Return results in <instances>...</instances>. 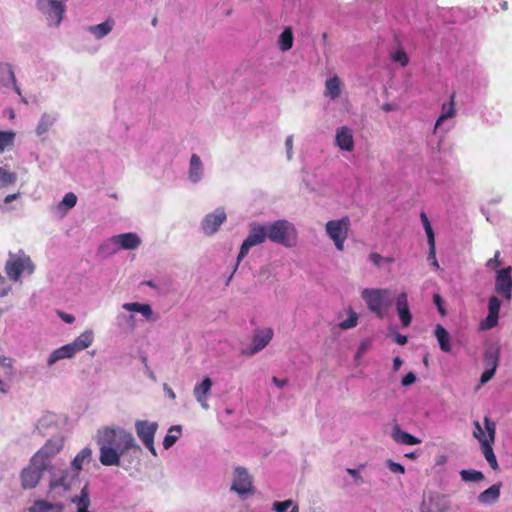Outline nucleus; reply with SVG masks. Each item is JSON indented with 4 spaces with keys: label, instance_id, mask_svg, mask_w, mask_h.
<instances>
[{
    "label": "nucleus",
    "instance_id": "nucleus-49",
    "mask_svg": "<svg viewBox=\"0 0 512 512\" xmlns=\"http://www.w3.org/2000/svg\"><path fill=\"white\" fill-rule=\"evenodd\" d=\"M73 502L77 505V509L79 508H88L90 505L89 494L87 488H83L78 496L73 499Z\"/></svg>",
    "mask_w": 512,
    "mask_h": 512
},
{
    "label": "nucleus",
    "instance_id": "nucleus-16",
    "mask_svg": "<svg viewBox=\"0 0 512 512\" xmlns=\"http://www.w3.org/2000/svg\"><path fill=\"white\" fill-rule=\"evenodd\" d=\"M334 145L341 151L351 153L355 149L354 129L341 125L335 129Z\"/></svg>",
    "mask_w": 512,
    "mask_h": 512
},
{
    "label": "nucleus",
    "instance_id": "nucleus-37",
    "mask_svg": "<svg viewBox=\"0 0 512 512\" xmlns=\"http://www.w3.org/2000/svg\"><path fill=\"white\" fill-rule=\"evenodd\" d=\"M456 114L455 109V102H454V95H451L450 101L448 103H444L441 108V114L438 117L434 132H437V130L440 128V126L446 121L447 119L453 118Z\"/></svg>",
    "mask_w": 512,
    "mask_h": 512
},
{
    "label": "nucleus",
    "instance_id": "nucleus-52",
    "mask_svg": "<svg viewBox=\"0 0 512 512\" xmlns=\"http://www.w3.org/2000/svg\"><path fill=\"white\" fill-rule=\"evenodd\" d=\"M391 57L394 62L399 63L401 66H406L409 61L408 55L402 49H397L394 51L391 54Z\"/></svg>",
    "mask_w": 512,
    "mask_h": 512
},
{
    "label": "nucleus",
    "instance_id": "nucleus-19",
    "mask_svg": "<svg viewBox=\"0 0 512 512\" xmlns=\"http://www.w3.org/2000/svg\"><path fill=\"white\" fill-rule=\"evenodd\" d=\"M252 489V478L248 471L243 467H236L234 470L231 490L242 496L251 493Z\"/></svg>",
    "mask_w": 512,
    "mask_h": 512
},
{
    "label": "nucleus",
    "instance_id": "nucleus-43",
    "mask_svg": "<svg viewBox=\"0 0 512 512\" xmlns=\"http://www.w3.org/2000/svg\"><path fill=\"white\" fill-rule=\"evenodd\" d=\"M293 32L290 27H286L278 38V46L281 51L285 52L292 48L293 46Z\"/></svg>",
    "mask_w": 512,
    "mask_h": 512
},
{
    "label": "nucleus",
    "instance_id": "nucleus-40",
    "mask_svg": "<svg viewBox=\"0 0 512 512\" xmlns=\"http://www.w3.org/2000/svg\"><path fill=\"white\" fill-rule=\"evenodd\" d=\"M61 422V416L52 413L47 412L41 416V418L38 421V429L40 430H47L53 427H57L59 423Z\"/></svg>",
    "mask_w": 512,
    "mask_h": 512
},
{
    "label": "nucleus",
    "instance_id": "nucleus-41",
    "mask_svg": "<svg viewBox=\"0 0 512 512\" xmlns=\"http://www.w3.org/2000/svg\"><path fill=\"white\" fill-rule=\"evenodd\" d=\"M181 434H182V426H180V425L171 426L168 429L167 434L163 440L164 449H166V450L170 449L180 438Z\"/></svg>",
    "mask_w": 512,
    "mask_h": 512
},
{
    "label": "nucleus",
    "instance_id": "nucleus-53",
    "mask_svg": "<svg viewBox=\"0 0 512 512\" xmlns=\"http://www.w3.org/2000/svg\"><path fill=\"white\" fill-rule=\"evenodd\" d=\"M386 465L387 467L389 468V470L392 472V473H399V474H404L405 473V468L403 465H401L400 463H397V462H394L393 460L391 459H388L386 461Z\"/></svg>",
    "mask_w": 512,
    "mask_h": 512
},
{
    "label": "nucleus",
    "instance_id": "nucleus-18",
    "mask_svg": "<svg viewBox=\"0 0 512 512\" xmlns=\"http://www.w3.org/2000/svg\"><path fill=\"white\" fill-rule=\"evenodd\" d=\"M116 28L115 18L108 16L98 24L88 25L85 31L96 41H101L108 37Z\"/></svg>",
    "mask_w": 512,
    "mask_h": 512
},
{
    "label": "nucleus",
    "instance_id": "nucleus-12",
    "mask_svg": "<svg viewBox=\"0 0 512 512\" xmlns=\"http://www.w3.org/2000/svg\"><path fill=\"white\" fill-rule=\"evenodd\" d=\"M135 431L139 440L149 450L153 456H157L154 446L155 434L158 430V423L150 420H137L135 421Z\"/></svg>",
    "mask_w": 512,
    "mask_h": 512
},
{
    "label": "nucleus",
    "instance_id": "nucleus-30",
    "mask_svg": "<svg viewBox=\"0 0 512 512\" xmlns=\"http://www.w3.org/2000/svg\"><path fill=\"white\" fill-rule=\"evenodd\" d=\"M337 326L340 330H350L355 328L359 322V315L352 307L338 313Z\"/></svg>",
    "mask_w": 512,
    "mask_h": 512
},
{
    "label": "nucleus",
    "instance_id": "nucleus-17",
    "mask_svg": "<svg viewBox=\"0 0 512 512\" xmlns=\"http://www.w3.org/2000/svg\"><path fill=\"white\" fill-rule=\"evenodd\" d=\"M495 291L504 299L512 298V266L497 270L495 276Z\"/></svg>",
    "mask_w": 512,
    "mask_h": 512
},
{
    "label": "nucleus",
    "instance_id": "nucleus-4",
    "mask_svg": "<svg viewBox=\"0 0 512 512\" xmlns=\"http://www.w3.org/2000/svg\"><path fill=\"white\" fill-rule=\"evenodd\" d=\"M35 271V264L29 255L20 250L10 253L5 264L8 278L14 282H21L22 278L29 277Z\"/></svg>",
    "mask_w": 512,
    "mask_h": 512
},
{
    "label": "nucleus",
    "instance_id": "nucleus-55",
    "mask_svg": "<svg viewBox=\"0 0 512 512\" xmlns=\"http://www.w3.org/2000/svg\"><path fill=\"white\" fill-rule=\"evenodd\" d=\"M499 257H500V252L499 251H496L495 255L493 258L489 259L487 262H486V267L491 269V270H499L498 267L500 266L501 262L499 260Z\"/></svg>",
    "mask_w": 512,
    "mask_h": 512
},
{
    "label": "nucleus",
    "instance_id": "nucleus-21",
    "mask_svg": "<svg viewBox=\"0 0 512 512\" xmlns=\"http://www.w3.org/2000/svg\"><path fill=\"white\" fill-rule=\"evenodd\" d=\"M473 436L483 445L484 441L494 442L496 436V424L488 417L484 418L483 426L479 421H474Z\"/></svg>",
    "mask_w": 512,
    "mask_h": 512
},
{
    "label": "nucleus",
    "instance_id": "nucleus-58",
    "mask_svg": "<svg viewBox=\"0 0 512 512\" xmlns=\"http://www.w3.org/2000/svg\"><path fill=\"white\" fill-rule=\"evenodd\" d=\"M416 381V376L414 373L409 372L406 374L402 379V385L403 386H409L412 385Z\"/></svg>",
    "mask_w": 512,
    "mask_h": 512
},
{
    "label": "nucleus",
    "instance_id": "nucleus-47",
    "mask_svg": "<svg viewBox=\"0 0 512 512\" xmlns=\"http://www.w3.org/2000/svg\"><path fill=\"white\" fill-rule=\"evenodd\" d=\"M274 512H299L298 505L291 499L285 501H275L272 505Z\"/></svg>",
    "mask_w": 512,
    "mask_h": 512
},
{
    "label": "nucleus",
    "instance_id": "nucleus-59",
    "mask_svg": "<svg viewBox=\"0 0 512 512\" xmlns=\"http://www.w3.org/2000/svg\"><path fill=\"white\" fill-rule=\"evenodd\" d=\"M58 316L60 317V319L62 321H64L65 323H68V324H71L75 321V317L72 314H68V313H65L62 311L58 312Z\"/></svg>",
    "mask_w": 512,
    "mask_h": 512
},
{
    "label": "nucleus",
    "instance_id": "nucleus-57",
    "mask_svg": "<svg viewBox=\"0 0 512 512\" xmlns=\"http://www.w3.org/2000/svg\"><path fill=\"white\" fill-rule=\"evenodd\" d=\"M11 290L7 280L0 274V298L6 296Z\"/></svg>",
    "mask_w": 512,
    "mask_h": 512
},
{
    "label": "nucleus",
    "instance_id": "nucleus-27",
    "mask_svg": "<svg viewBox=\"0 0 512 512\" xmlns=\"http://www.w3.org/2000/svg\"><path fill=\"white\" fill-rule=\"evenodd\" d=\"M420 219H421L423 228L425 230L428 245H429L428 260L430 261L431 265L435 269H438L439 263L436 258L435 236H434V231H433L432 225H431L430 220L428 219L427 215L424 212H422L420 214Z\"/></svg>",
    "mask_w": 512,
    "mask_h": 512
},
{
    "label": "nucleus",
    "instance_id": "nucleus-31",
    "mask_svg": "<svg viewBox=\"0 0 512 512\" xmlns=\"http://www.w3.org/2000/svg\"><path fill=\"white\" fill-rule=\"evenodd\" d=\"M76 352L70 343L65 344L55 350H53L47 357V365L53 366L55 363L65 359H72L76 356Z\"/></svg>",
    "mask_w": 512,
    "mask_h": 512
},
{
    "label": "nucleus",
    "instance_id": "nucleus-24",
    "mask_svg": "<svg viewBox=\"0 0 512 512\" xmlns=\"http://www.w3.org/2000/svg\"><path fill=\"white\" fill-rule=\"evenodd\" d=\"M78 476L74 473H70L68 471H63L60 474H54L50 479V490L55 494H63L68 491L75 479Z\"/></svg>",
    "mask_w": 512,
    "mask_h": 512
},
{
    "label": "nucleus",
    "instance_id": "nucleus-64",
    "mask_svg": "<svg viewBox=\"0 0 512 512\" xmlns=\"http://www.w3.org/2000/svg\"><path fill=\"white\" fill-rule=\"evenodd\" d=\"M395 341L399 345H405L407 343V337L402 334H396L395 335Z\"/></svg>",
    "mask_w": 512,
    "mask_h": 512
},
{
    "label": "nucleus",
    "instance_id": "nucleus-15",
    "mask_svg": "<svg viewBox=\"0 0 512 512\" xmlns=\"http://www.w3.org/2000/svg\"><path fill=\"white\" fill-rule=\"evenodd\" d=\"M273 335V329L270 327L258 329L254 333L250 345L242 350V354L247 356H253L257 354L269 344L273 338Z\"/></svg>",
    "mask_w": 512,
    "mask_h": 512
},
{
    "label": "nucleus",
    "instance_id": "nucleus-32",
    "mask_svg": "<svg viewBox=\"0 0 512 512\" xmlns=\"http://www.w3.org/2000/svg\"><path fill=\"white\" fill-rule=\"evenodd\" d=\"M95 340V333L92 329H85L80 333L72 342L71 346L75 350L76 354L89 348Z\"/></svg>",
    "mask_w": 512,
    "mask_h": 512
},
{
    "label": "nucleus",
    "instance_id": "nucleus-1",
    "mask_svg": "<svg viewBox=\"0 0 512 512\" xmlns=\"http://www.w3.org/2000/svg\"><path fill=\"white\" fill-rule=\"evenodd\" d=\"M95 441L99 447V461L103 466L122 464V458L141 451L133 434L119 426H107L97 430Z\"/></svg>",
    "mask_w": 512,
    "mask_h": 512
},
{
    "label": "nucleus",
    "instance_id": "nucleus-7",
    "mask_svg": "<svg viewBox=\"0 0 512 512\" xmlns=\"http://www.w3.org/2000/svg\"><path fill=\"white\" fill-rule=\"evenodd\" d=\"M35 5L49 27L60 26L66 12V0H36Z\"/></svg>",
    "mask_w": 512,
    "mask_h": 512
},
{
    "label": "nucleus",
    "instance_id": "nucleus-23",
    "mask_svg": "<svg viewBox=\"0 0 512 512\" xmlns=\"http://www.w3.org/2000/svg\"><path fill=\"white\" fill-rule=\"evenodd\" d=\"M77 201V195L73 192H68L63 196L62 200L49 207V212L55 218L63 219L76 206Z\"/></svg>",
    "mask_w": 512,
    "mask_h": 512
},
{
    "label": "nucleus",
    "instance_id": "nucleus-8",
    "mask_svg": "<svg viewBox=\"0 0 512 512\" xmlns=\"http://www.w3.org/2000/svg\"><path fill=\"white\" fill-rule=\"evenodd\" d=\"M350 225L351 222L347 216L329 220L325 224V234L339 252H343L345 249V242L348 239Z\"/></svg>",
    "mask_w": 512,
    "mask_h": 512
},
{
    "label": "nucleus",
    "instance_id": "nucleus-42",
    "mask_svg": "<svg viewBox=\"0 0 512 512\" xmlns=\"http://www.w3.org/2000/svg\"><path fill=\"white\" fill-rule=\"evenodd\" d=\"M500 358V350L498 347L490 346L484 352V362L486 367L497 369Z\"/></svg>",
    "mask_w": 512,
    "mask_h": 512
},
{
    "label": "nucleus",
    "instance_id": "nucleus-51",
    "mask_svg": "<svg viewBox=\"0 0 512 512\" xmlns=\"http://www.w3.org/2000/svg\"><path fill=\"white\" fill-rule=\"evenodd\" d=\"M371 346L372 341L370 339H364L360 342L354 356V359L357 363H359L360 359L365 355V353L370 350Z\"/></svg>",
    "mask_w": 512,
    "mask_h": 512
},
{
    "label": "nucleus",
    "instance_id": "nucleus-22",
    "mask_svg": "<svg viewBox=\"0 0 512 512\" xmlns=\"http://www.w3.org/2000/svg\"><path fill=\"white\" fill-rule=\"evenodd\" d=\"M449 504L445 496L429 492L421 504V512H447Z\"/></svg>",
    "mask_w": 512,
    "mask_h": 512
},
{
    "label": "nucleus",
    "instance_id": "nucleus-9",
    "mask_svg": "<svg viewBox=\"0 0 512 512\" xmlns=\"http://www.w3.org/2000/svg\"><path fill=\"white\" fill-rule=\"evenodd\" d=\"M268 240L265 223L251 222L248 226V235L244 239L237 257V262H241L254 246L260 245Z\"/></svg>",
    "mask_w": 512,
    "mask_h": 512
},
{
    "label": "nucleus",
    "instance_id": "nucleus-50",
    "mask_svg": "<svg viewBox=\"0 0 512 512\" xmlns=\"http://www.w3.org/2000/svg\"><path fill=\"white\" fill-rule=\"evenodd\" d=\"M368 258H369L370 262L373 263L376 267H382V266L388 265L394 261L393 258L383 257L376 252L370 253Z\"/></svg>",
    "mask_w": 512,
    "mask_h": 512
},
{
    "label": "nucleus",
    "instance_id": "nucleus-20",
    "mask_svg": "<svg viewBox=\"0 0 512 512\" xmlns=\"http://www.w3.org/2000/svg\"><path fill=\"white\" fill-rule=\"evenodd\" d=\"M212 386L213 381L208 376L194 385L193 396L203 410L210 409L209 397L211 395Z\"/></svg>",
    "mask_w": 512,
    "mask_h": 512
},
{
    "label": "nucleus",
    "instance_id": "nucleus-36",
    "mask_svg": "<svg viewBox=\"0 0 512 512\" xmlns=\"http://www.w3.org/2000/svg\"><path fill=\"white\" fill-rule=\"evenodd\" d=\"M393 440L403 445H417L421 443V440L406 431H403L399 425H395L391 432Z\"/></svg>",
    "mask_w": 512,
    "mask_h": 512
},
{
    "label": "nucleus",
    "instance_id": "nucleus-48",
    "mask_svg": "<svg viewBox=\"0 0 512 512\" xmlns=\"http://www.w3.org/2000/svg\"><path fill=\"white\" fill-rule=\"evenodd\" d=\"M460 476L465 482H477L484 478L482 472L473 469L461 470Z\"/></svg>",
    "mask_w": 512,
    "mask_h": 512
},
{
    "label": "nucleus",
    "instance_id": "nucleus-38",
    "mask_svg": "<svg viewBox=\"0 0 512 512\" xmlns=\"http://www.w3.org/2000/svg\"><path fill=\"white\" fill-rule=\"evenodd\" d=\"M17 173L8 165H0V190L8 189L15 185L17 181Z\"/></svg>",
    "mask_w": 512,
    "mask_h": 512
},
{
    "label": "nucleus",
    "instance_id": "nucleus-56",
    "mask_svg": "<svg viewBox=\"0 0 512 512\" xmlns=\"http://www.w3.org/2000/svg\"><path fill=\"white\" fill-rule=\"evenodd\" d=\"M293 143H294L293 136L292 135L288 136L285 140L286 155H287L288 160H291L293 157Z\"/></svg>",
    "mask_w": 512,
    "mask_h": 512
},
{
    "label": "nucleus",
    "instance_id": "nucleus-63",
    "mask_svg": "<svg viewBox=\"0 0 512 512\" xmlns=\"http://www.w3.org/2000/svg\"><path fill=\"white\" fill-rule=\"evenodd\" d=\"M272 382L278 387L283 388L287 384V379H279L277 377L272 378Z\"/></svg>",
    "mask_w": 512,
    "mask_h": 512
},
{
    "label": "nucleus",
    "instance_id": "nucleus-2",
    "mask_svg": "<svg viewBox=\"0 0 512 512\" xmlns=\"http://www.w3.org/2000/svg\"><path fill=\"white\" fill-rule=\"evenodd\" d=\"M368 310L377 318L387 316L392 306V293L387 288H364L360 292Z\"/></svg>",
    "mask_w": 512,
    "mask_h": 512
},
{
    "label": "nucleus",
    "instance_id": "nucleus-46",
    "mask_svg": "<svg viewBox=\"0 0 512 512\" xmlns=\"http://www.w3.org/2000/svg\"><path fill=\"white\" fill-rule=\"evenodd\" d=\"M16 133L12 130H0V154L14 145Z\"/></svg>",
    "mask_w": 512,
    "mask_h": 512
},
{
    "label": "nucleus",
    "instance_id": "nucleus-14",
    "mask_svg": "<svg viewBox=\"0 0 512 512\" xmlns=\"http://www.w3.org/2000/svg\"><path fill=\"white\" fill-rule=\"evenodd\" d=\"M59 114L56 111H44L40 114L34 126V134L39 141L45 142L49 132L56 125Z\"/></svg>",
    "mask_w": 512,
    "mask_h": 512
},
{
    "label": "nucleus",
    "instance_id": "nucleus-33",
    "mask_svg": "<svg viewBox=\"0 0 512 512\" xmlns=\"http://www.w3.org/2000/svg\"><path fill=\"white\" fill-rule=\"evenodd\" d=\"M92 449L84 447L81 449L71 461V471L78 476L84 465L92 460Z\"/></svg>",
    "mask_w": 512,
    "mask_h": 512
},
{
    "label": "nucleus",
    "instance_id": "nucleus-10",
    "mask_svg": "<svg viewBox=\"0 0 512 512\" xmlns=\"http://www.w3.org/2000/svg\"><path fill=\"white\" fill-rule=\"evenodd\" d=\"M64 442L65 438L63 435H55L48 439L32 457L45 467L49 468L52 459L63 449Z\"/></svg>",
    "mask_w": 512,
    "mask_h": 512
},
{
    "label": "nucleus",
    "instance_id": "nucleus-45",
    "mask_svg": "<svg viewBox=\"0 0 512 512\" xmlns=\"http://www.w3.org/2000/svg\"><path fill=\"white\" fill-rule=\"evenodd\" d=\"M493 443L494 442L484 441L483 445H480V447H481L482 453H483L486 461L490 465V467L493 470H496L498 468V462H497L496 456L493 451V447H492Z\"/></svg>",
    "mask_w": 512,
    "mask_h": 512
},
{
    "label": "nucleus",
    "instance_id": "nucleus-5",
    "mask_svg": "<svg viewBox=\"0 0 512 512\" xmlns=\"http://www.w3.org/2000/svg\"><path fill=\"white\" fill-rule=\"evenodd\" d=\"M121 308L129 314L119 312L116 316L118 327L127 326L134 329L137 325L135 313H139L146 321H156L157 316L148 303L127 302L122 304Z\"/></svg>",
    "mask_w": 512,
    "mask_h": 512
},
{
    "label": "nucleus",
    "instance_id": "nucleus-44",
    "mask_svg": "<svg viewBox=\"0 0 512 512\" xmlns=\"http://www.w3.org/2000/svg\"><path fill=\"white\" fill-rule=\"evenodd\" d=\"M29 512H62V505L39 500L29 509Z\"/></svg>",
    "mask_w": 512,
    "mask_h": 512
},
{
    "label": "nucleus",
    "instance_id": "nucleus-25",
    "mask_svg": "<svg viewBox=\"0 0 512 512\" xmlns=\"http://www.w3.org/2000/svg\"><path fill=\"white\" fill-rule=\"evenodd\" d=\"M205 165L198 154H192L189 159L187 169V179L189 183L197 185L205 178Z\"/></svg>",
    "mask_w": 512,
    "mask_h": 512
},
{
    "label": "nucleus",
    "instance_id": "nucleus-60",
    "mask_svg": "<svg viewBox=\"0 0 512 512\" xmlns=\"http://www.w3.org/2000/svg\"><path fill=\"white\" fill-rule=\"evenodd\" d=\"M163 390L165 392V395L171 399V400H175L176 399V394L175 392L172 390V388H170L167 384H164L163 386Z\"/></svg>",
    "mask_w": 512,
    "mask_h": 512
},
{
    "label": "nucleus",
    "instance_id": "nucleus-3",
    "mask_svg": "<svg viewBox=\"0 0 512 512\" xmlns=\"http://www.w3.org/2000/svg\"><path fill=\"white\" fill-rule=\"evenodd\" d=\"M268 240L286 248L295 247L298 233L295 225L285 219L265 223Z\"/></svg>",
    "mask_w": 512,
    "mask_h": 512
},
{
    "label": "nucleus",
    "instance_id": "nucleus-13",
    "mask_svg": "<svg viewBox=\"0 0 512 512\" xmlns=\"http://www.w3.org/2000/svg\"><path fill=\"white\" fill-rule=\"evenodd\" d=\"M48 468L45 467L43 464L35 460L33 457H31L30 462L28 466H26L20 474L21 479V486L24 489H32L35 488L38 483L40 482L43 473Z\"/></svg>",
    "mask_w": 512,
    "mask_h": 512
},
{
    "label": "nucleus",
    "instance_id": "nucleus-6",
    "mask_svg": "<svg viewBox=\"0 0 512 512\" xmlns=\"http://www.w3.org/2000/svg\"><path fill=\"white\" fill-rule=\"evenodd\" d=\"M142 245V238L135 232L114 235L104 241L99 251L103 255H113L121 250H136Z\"/></svg>",
    "mask_w": 512,
    "mask_h": 512
},
{
    "label": "nucleus",
    "instance_id": "nucleus-61",
    "mask_svg": "<svg viewBox=\"0 0 512 512\" xmlns=\"http://www.w3.org/2000/svg\"><path fill=\"white\" fill-rule=\"evenodd\" d=\"M0 365L5 369V373H9L11 360L6 357H0Z\"/></svg>",
    "mask_w": 512,
    "mask_h": 512
},
{
    "label": "nucleus",
    "instance_id": "nucleus-11",
    "mask_svg": "<svg viewBox=\"0 0 512 512\" xmlns=\"http://www.w3.org/2000/svg\"><path fill=\"white\" fill-rule=\"evenodd\" d=\"M227 220V213L224 207H217L204 215L200 221V231L204 236L212 237L221 229Z\"/></svg>",
    "mask_w": 512,
    "mask_h": 512
},
{
    "label": "nucleus",
    "instance_id": "nucleus-29",
    "mask_svg": "<svg viewBox=\"0 0 512 512\" xmlns=\"http://www.w3.org/2000/svg\"><path fill=\"white\" fill-rule=\"evenodd\" d=\"M0 85L5 87L12 85L15 92L19 96H22L20 88L16 85L15 75L12 67L7 63H0ZM21 101L24 104L28 103L25 97H21Z\"/></svg>",
    "mask_w": 512,
    "mask_h": 512
},
{
    "label": "nucleus",
    "instance_id": "nucleus-34",
    "mask_svg": "<svg viewBox=\"0 0 512 512\" xmlns=\"http://www.w3.org/2000/svg\"><path fill=\"white\" fill-rule=\"evenodd\" d=\"M501 486V483H497L481 492L477 498L478 502L486 506L495 504L499 500Z\"/></svg>",
    "mask_w": 512,
    "mask_h": 512
},
{
    "label": "nucleus",
    "instance_id": "nucleus-39",
    "mask_svg": "<svg viewBox=\"0 0 512 512\" xmlns=\"http://www.w3.org/2000/svg\"><path fill=\"white\" fill-rule=\"evenodd\" d=\"M434 335L439 343L440 349L443 352L451 351V339L447 330L440 324L435 326Z\"/></svg>",
    "mask_w": 512,
    "mask_h": 512
},
{
    "label": "nucleus",
    "instance_id": "nucleus-26",
    "mask_svg": "<svg viewBox=\"0 0 512 512\" xmlns=\"http://www.w3.org/2000/svg\"><path fill=\"white\" fill-rule=\"evenodd\" d=\"M501 302L496 296L488 300V315L479 323V330L486 331L497 326Z\"/></svg>",
    "mask_w": 512,
    "mask_h": 512
},
{
    "label": "nucleus",
    "instance_id": "nucleus-28",
    "mask_svg": "<svg viewBox=\"0 0 512 512\" xmlns=\"http://www.w3.org/2000/svg\"><path fill=\"white\" fill-rule=\"evenodd\" d=\"M395 306L402 327H408L412 321V314L408 304L407 293L402 292L397 296Z\"/></svg>",
    "mask_w": 512,
    "mask_h": 512
},
{
    "label": "nucleus",
    "instance_id": "nucleus-35",
    "mask_svg": "<svg viewBox=\"0 0 512 512\" xmlns=\"http://www.w3.org/2000/svg\"><path fill=\"white\" fill-rule=\"evenodd\" d=\"M343 83L338 76H333L325 81V97L336 100L342 93Z\"/></svg>",
    "mask_w": 512,
    "mask_h": 512
},
{
    "label": "nucleus",
    "instance_id": "nucleus-62",
    "mask_svg": "<svg viewBox=\"0 0 512 512\" xmlns=\"http://www.w3.org/2000/svg\"><path fill=\"white\" fill-rule=\"evenodd\" d=\"M21 196V194L18 192V193H14V194H9L7 195L3 202H4V205H7L11 202H13L14 200H17L19 197Z\"/></svg>",
    "mask_w": 512,
    "mask_h": 512
},
{
    "label": "nucleus",
    "instance_id": "nucleus-54",
    "mask_svg": "<svg viewBox=\"0 0 512 512\" xmlns=\"http://www.w3.org/2000/svg\"><path fill=\"white\" fill-rule=\"evenodd\" d=\"M496 369L491 367H486L485 371L482 373L480 378V385L486 384L490 381L495 375Z\"/></svg>",
    "mask_w": 512,
    "mask_h": 512
}]
</instances>
